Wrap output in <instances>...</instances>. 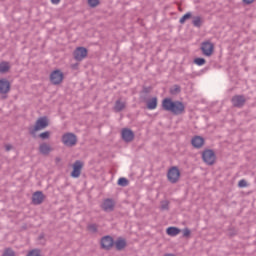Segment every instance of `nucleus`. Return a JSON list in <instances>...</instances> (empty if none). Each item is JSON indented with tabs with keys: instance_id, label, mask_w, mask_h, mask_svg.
<instances>
[{
	"instance_id": "1",
	"label": "nucleus",
	"mask_w": 256,
	"mask_h": 256,
	"mask_svg": "<svg viewBox=\"0 0 256 256\" xmlns=\"http://www.w3.org/2000/svg\"><path fill=\"white\" fill-rule=\"evenodd\" d=\"M163 111H168L172 115H183L185 113V104L179 100L173 101L172 98H164L162 100Z\"/></svg>"
},
{
	"instance_id": "2",
	"label": "nucleus",
	"mask_w": 256,
	"mask_h": 256,
	"mask_svg": "<svg viewBox=\"0 0 256 256\" xmlns=\"http://www.w3.org/2000/svg\"><path fill=\"white\" fill-rule=\"evenodd\" d=\"M47 127H49V118L44 116L38 118L34 127L28 128V131L29 134L35 139V137H37V131H42V129H47Z\"/></svg>"
},
{
	"instance_id": "3",
	"label": "nucleus",
	"mask_w": 256,
	"mask_h": 256,
	"mask_svg": "<svg viewBox=\"0 0 256 256\" xmlns=\"http://www.w3.org/2000/svg\"><path fill=\"white\" fill-rule=\"evenodd\" d=\"M167 179L169 183H172L173 185H175V183H179V179H181V171L179 170V167H170L167 172Z\"/></svg>"
},
{
	"instance_id": "4",
	"label": "nucleus",
	"mask_w": 256,
	"mask_h": 256,
	"mask_svg": "<svg viewBox=\"0 0 256 256\" xmlns=\"http://www.w3.org/2000/svg\"><path fill=\"white\" fill-rule=\"evenodd\" d=\"M61 141L65 147H75V145H77V135L67 132L62 136Z\"/></svg>"
},
{
	"instance_id": "5",
	"label": "nucleus",
	"mask_w": 256,
	"mask_h": 256,
	"mask_svg": "<svg viewBox=\"0 0 256 256\" xmlns=\"http://www.w3.org/2000/svg\"><path fill=\"white\" fill-rule=\"evenodd\" d=\"M200 50L204 57H211L215 51V44L213 42L207 40L201 43Z\"/></svg>"
},
{
	"instance_id": "6",
	"label": "nucleus",
	"mask_w": 256,
	"mask_h": 256,
	"mask_svg": "<svg viewBox=\"0 0 256 256\" xmlns=\"http://www.w3.org/2000/svg\"><path fill=\"white\" fill-rule=\"evenodd\" d=\"M215 159H217V156L212 149H206L202 152V160L206 165H215Z\"/></svg>"
},
{
	"instance_id": "7",
	"label": "nucleus",
	"mask_w": 256,
	"mask_h": 256,
	"mask_svg": "<svg viewBox=\"0 0 256 256\" xmlns=\"http://www.w3.org/2000/svg\"><path fill=\"white\" fill-rule=\"evenodd\" d=\"M100 245L104 251H111L115 247V240L110 235H106L101 238Z\"/></svg>"
},
{
	"instance_id": "8",
	"label": "nucleus",
	"mask_w": 256,
	"mask_h": 256,
	"mask_svg": "<svg viewBox=\"0 0 256 256\" xmlns=\"http://www.w3.org/2000/svg\"><path fill=\"white\" fill-rule=\"evenodd\" d=\"M64 78L65 75L59 69L52 71L50 74V82L52 83V85H61Z\"/></svg>"
},
{
	"instance_id": "9",
	"label": "nucleus",
	"mask_w": 256,
	"mask_h": 256,
	"mask_svg": "<svg viewBox=\"0 0 256 256\" xmlns=\"http://www.w3.org/2000/svg\"><path fill=\"white\" fill-rule=\"evenodd\" d=\"M83 169V162L81 160H76L72 166V172L70 174L73 179H79L81 177V171Z\"/></svg>"
},
{
	"instance_id": "10",
	"label": "nucleus",
	"mask_w": 256,
	"mask_h": 256,
	"mask_svg": "<svg viewBox=\"0 0 256 256\" xmlns=\"http://www.w3.org/2000/svg\"><path fill=\"white\" fill-rule=\"evenodd\" d=\"M88 54L89 50L83 46L77 47L73 52V56L76 61H83Z\"/></svg>"
},
{
	"instance_id": "11",
	"label": "nucleus",
	"mask_w": 256,
	"mask_h": 256,
	"mask_svg": "<svg viewBox=\"0 0 256 256\" xmlns=\"http://www.w3.org/2000/svg\"><path fill=\"white\" fill-rule=\"evenodd\" d=\"M231 103L233 107H236L237 109H241L245 106V103H247V99L245 98V95H234L231 98Z\"/></svg>"
},
{
	"instance_id": "12",
	"label": "nucleus",
	"mask_w": 256,
	"mask_h": 256,
	"mask_svg": "<svg viewBox=\"0 0 256 256\" xmlns=\"http://www.w3.org/2000/svg\"><path fill=\"white\" fill-rule=\"evenodd\" d=\"M121 138L125 143H131L135 139V132L130 128H123L121 130Z\"/></svg>"
},
{
	"instance_id": "13",
	"label": "nucleus",
	"mask_w": 256,
	"mask_h": 256,
	"mask_svg": "<svg viewBox=\"0 0 256 256\" xmlns=\"http://www.w3.org/2000/svg\"><path fill=\"white\" fill-rule=\"evenodd\" d=\"M11 91V82L7 78L0 79V95H7Z\"/></svg>"
},
{
	"instance_id": "14",
	"label": "nucleus",
	"mask_w": 256,
	"mask_h": 256,
	"mask_svg": "<svg viewBox=\"0 0 256 256\" xmlns=\"http://www.w3.org/2000/svg\"><path fill=\"white\" fill-rule=\"evenodd\" d=\"M101 208L106 213H111V212L115 211V201H113V199H111V198H107L102 203Z\"/></svg>"
},
{
	"instance_id": "15",
	"label": "nucleus",
	"mask_w": 256,
	"mask_h": 256,
	"mask_svg": "<svg viewBox=\"0 0 256 256\" xmlns=\"http://www.w3.org/2000/svg\"><path fill=\"white\" fill-rule=\"evenodd\" d=\"M45 201L43 191H36L32 194V205H41Z\"/></svg>"
},
{
	"instance_id": "16",
	"label": "nucleus",
	"mask_w": 256,
	"mask_h": 256,
	"mask_svg": "<svg viewBox=\"0 0 256 256\" xmlns=\"http://www.w3.org/2000/svg\"><path fill=\"white\" fill-rule=\"evenodd\" d=\"M191 144L194 147V149H201V147L205 145V138L201 136H195L194 138H192Z\"/></svg>"
},
{
	"instance_id": "17",
	"label": "nucleus",
	"mask_w": 256,
	"mask_h": 256,
	"mask_svg": "<svg viewBox=\"0 0 256 256\" xmlns=\"http://www.w3.org/2000/svg\"><path fill=\"white\" fill-rule=\"evenodd\" d=\"M114 246L116 251H123L127 247V240L122 237H119L116 241H114Z\"/></svg>"
},
{
	"instance_id": "18",
	"label": "nucleus",
	"mask_w": 256,
	"mask_h": 256,
	"mask_svg": "<svg viewBox=\"0 0 256 256\" xmlns=\"http://www.w3.org/2000/svg\"><path fill=\"white\" fill-rule=\"evenodd\" d=\"M52 151L53 148H51V146L45 142L39 146V153H41V155H49Z\"/></svg>"
},
{
	"instance_id": "19",
	"label": "nucleus",
	"mask_w": 256,
	"mask_h": 256,
	"mask_svg": "<svg viewBox=\"0 0 256 256\" xmlns=\"http://www.w3.org/2000/svg\"><path fill=\"white\" fill-rule=\"evenodd\" d=\"M158 100L157 97L150 98L146 101V107L150 111H153V109H157Z\"/></svg>"
},
{
	"instance_id": "20",
	"label": "nucleus",
	"mask_w": 256,
	"mask_h": 256,
	"mask_svg": "<svg viewBox=\"0 0 256 256\" xmlns=\"http://www.w3.org/2000/svg\"><path fill=\"white\" fill-rule=\"evenodd\" d=\"M166 233L169 235V237H177V235L181 233V229L175 226H170L166 229Z\"/></svg>"
},
{
	"instance_id": "21",
	"label": "nucleus",
	"mask_w": 256,
	"mask_h": 256,
	"mask_svg": "<svg viewBox=\"0 0 256 256\" xmlns=\"http://www.w3.org/2000/svg\"><path fill=\"white\" fill-rule=\"evenodd\" d=\"M192 25L194 27H201L203 25V18H201V16H193L192 17Z\"/></svg>"
},
{
	"instance_id": "22",
	"label": "nucleus",
	"mask_w": 256,
	"mask_h": 256,
	"mask_svg": "<svg viewBox=\"0 0 256 256\" xmlns=\"http://www.w3.org/2000/svg\"><path fill=\"white\" fill-rule=\"evenodd\" d=\"M189 19H193V13L191 12H187L180 18L179 20L180 25H185V22L189 21Z\"/></svg>"
},
{
	"instance_id": "23",
	"label": "nucleus",
	"mask_w": 256,
	"mask_h": 256,
	"mask_svg": "<svg viewBox=\"0 0 256 256\" xmlns=\"http://www.w3.org/2000/svg\"><path fill=\"white\" fill-rule=\"evenodd\" d=\"M124 108H125V103L121 102V100H117L115 102L114 109L116 113H120V111H123Z\"/></svg>"
},
{
	"instance_id": "24",
	"label": "nucleus",
	"mask_w": 256,
	"mask_h": 256,
	"mask_svg": "<svg viewBox=\"0 0 256 256\" xmlns=\"http://www.w3.org/2000/svg\"><path fill=\"white\" fill-rule=\"evenodd\" d=\"M11 66H9V62H1L0 63V73H8Z\"/></svg>"
},
{
	"instance_id": "25",
	"label": "nucleus",
	"mask_w": 256,
	"mask_h": 256,
	"mask_svg": "<svg viewBox=\"0 0 256 256\" xmlns=\"http://www.w3.org/2000/svg\"><path fill=\"white\" fill-rule=\"evenodd\" d=\"M170 95H179L181 93V86L179 85H174L170 88L169 90Z\"/></svg>"
},
{
	"instance_id": "26",
	"label": "nucleus",
	"mask_w": 256,
	"mask_h": 256,
	"mask_svg": "<svg viewBox=\"0 0 256 256\" xmlns=\"http://www.w3.org/2000/svg\"><path fill=\"white\" fill-rule=\"evenodd\" d=\"M117 185H119V187H127L129 185V180L125 177H121L118 179Z\"/></svg>"
},
{
	"instance_id": "27",
	"label": "nucleus",
	"mask_w": 256,
	"mask_h": 256,
	"mask_svg": "<svg viewBox=\"0 0 256 256\" xmlns=\"http://www.w3.org/2000/svg\"><path fill=\"white\" fill-rule=\"evenodd\" d=\"M38 137H39L40 139H42V141H45V140H47V139H50V137H51V132H50V131L42 132V133H40V134L38 135Z\"/></svg>"
},
{
	"instance_id": "28",
	"label": "nucleus",
	"mask_w": 256,
	"mask_h": 256,
	"mask_svg": "<svg viewBox=\"0 0 256 256\" xmlns=\"http://www.w3.org/2000/svg\"><path fill=\"white\" fill-rule=\"evenodd\" d=\"M89 7H91V9H95V7H97L98 5L101 4L100 0H88L87 1Z\"/></svg>"
},
{
	"instance_id": "29",
	"label": "nucleus",
	"mask_w": 256,
	"mask_h": 256,
	"mask_svg": "<svg viewBox=\"0 0 256 256\" xmlns=\"http://www.w3.org/2000/svg\"><path fill=\"white\" fill-rule=\"evenodd\" d=\"M194 63L195 65L201 67L202 65H205V63H207V60H205V58L198 57L194 59Z\"/></svg>"
},
{
	"instance_id": "30",
	"label": "nucleus",
	"mask_w": 256,
	"mask_h": 256,
	"mask_svg": "<svg viewBox=\"0 0 256 256\" xmlns=\"http://www.w3.org/2000/svg\"><path fill=\"white\" fill-rule=\"evenodd\" d=\"M2 256H16L13 248H6Z\"/></svg>"
},
{
	"instance_id": "31",
	"label": "nucleus",
	"mask_w": 256,
	"mask_h": 256,
	"mask_svg": "<svg viewBox=\"0 0 256 256\" xmlns=\"http://www.w3.org/2000/svg\"><path fill=\"white\" fill-rule=\"evenodd\" d=\"M27 256H41V250L39 249L30 250Z\"/></svg>"
},
{
	"instance_id": "32",
	"label": "nucleus",
	"mask_w": 256,
	"mask_h": 256,
	"mask_svg": "<svg viewBox=\"0 0 256 256\" xmlns=\"http://www.w3.org/2000/svg\"><path fill=\"white\" fill-rule=\"evenodd\" d=\"M183 237H185L186 239H189V237H191V230L189 228H185L183 230Z\"/></svg>"
},
{
	"instance_id": "33",
	"label": "nucleus",
	"mask_w": 256,
	"mask_h": 256,
	"mask_svg": "<svg viewBox=\"0 0 256 256\" xmlns=\"http://www.w3.org/2000/svg\"><path fill=\"white\" fill-rule=\"evenodd\" d=\"M151 91H153V87H151V86H149V87L143 86L142 93H144L145 95L151 93Z\"/></svg>"
},
{
	"instance_id": "34",
	"label": "nucleus",
	"mask_w": 256,
	"mask_h": 256,
	"mask_svg": "<svg viewBox=\"0 0 256 256\" xmlns=\"http://www.w3.org/2000/svg\"><path fill=\"white\" fill-rule=\"evenodd\" d=\"M162 211H169V201H165L161 204Z\"/></svg>"
},
{
	"instance_id": "35",
	"label": "nucleus",
	"mask_w": 256,
	"mask_h": 256,
	"mask_svg": "<svg viewBox=\"0 0 256 256\" xmlns=\"http://www.w3.org/2000/svg\"><path fill=\"white\" fill-rule=\"evenodd\" d=\"M238 187H240V189H243V187H247V180L242 179L238 182Z\"/></svg>"
},
{
	"instance_id": "36",
	"label": "nucleus",
	"mask_w": 256,
	"mask_h": 256,
	"mask_svg": "<svg viewBox=\"0 0 256 256\" xmlns=\"http://www.w3.org/2000/svg\"><path fill=\"white\" fill-rule=\"evenodd\" d=\"M89 231H92V233H97V224H90L88 225Z\"/></svg>"
},
{
	"instance_id": "37",
	"label": "nucleus",
	"mask_w": 256,
	"mask_h": 256,
	"mask_svg": "<svg viewBox=\"0 0 256 256\" xmlns=\"http://www.w3.org/2000/svg\"><path fill=\"white\" fill-rule=\"evenodd\" d=\"M228 235L229 237H235V235H237V230L235 228H230L228 230Z\"/></svg>"
},
{
	"instance_id": "38",
	"label": "nucleus",
	"mask_w": 256,
	"mask_h": 256,
	"mask_svg": "<svg viewBox=\"0 0 256 256\" xmlns=\"http://www.w3.org/2000/svg\"><path fill=\"white\" fill-rule=\"evenodd\" d=\"M242 2L244 3V5H251L255 3V0H242Z\"/></svg>"
},
{
	"instance_id": "39",
	"label": "nucleus",
	"mask_w": 256,
	"mask_h": 256,
	"mask_svg": "<svg viewBox=\"0 0 256 256\" xmlns=\"http://www.w3.org/2000/svg\"><path fill=\"white\" fill-rule=\"evenodd\" d=\"M43 239H45V233H41V234L38 236V241H43Z\"/></svg>"
},
{
	"instance_id": "40",
	"label": "nucleus",
	"mask_w": 256,
	"mask_h": 256,
	"mask_svg": "<svg viewBox=\"0 0 256 256\" xmlns=\"http://www.w3.org/2000/svg\"><path fill=\"white\" fill-rule=\"evenodd\" d=\"M11 149H13L12 145L8 144V145L5 146L6 151H11Z\"/></svg>"
},
{
	"instance_id": "41",
	"label": "nucleus",
	"mask_w": 256,
	"mask_h": 256,
	"mask_svg": "<svg viewBox=\"0 0 256 256\" xmlns=\"http://www.w3.org/2000/svg\"><path fill=\"white\" fill-rule=\"evenodd\" d=\"M51 3H53V5H59V3H61V0H51Z\"/></svg>"
},
{
	"instance_id": "42",
	"label": "nucleus",
	"mask_w": 256,
	"mask_h": 256,
	"mask_svg": "<svg viewBox=\"0 0 256 256\" xmlns=\"http://www.w3.org/2000/svg\"><path fill=\"white\" fill-rule=\"evenodd\" d=\"M55 162H56V163H61V158L56 157V158H55Z\"/></svg>"
},
{
	"instance_id": "43",
	"label": "nucleus",
	"mask_w": 256,
	"mask_h": 256,
	"mask_svg": "<svg viewBox=\"0 0 256 256\" xmlns=\"http://www.w3.org/2000/svg\"><path fill=\"white\" fill-rule=\"evenodd\" d=\"M77 67H79V64L77 63L72 65V69H77Z\"/></svg>"
},
{
	"instance_id": "44",
	"label": "nucleus",
	"mask_w": 256,
	"mask_h": 256,
	"mask_svg": "<svg viewBox=\"0 0 256 256\" xmlns=\"http://www.w3.org/2000/svg\"><path fill=\"white\" fill-rule=\"evenodd\" d=\"M163 256H176V255L173 254V253H166V254H164Z\"/></svg>"
}]
</instances>
